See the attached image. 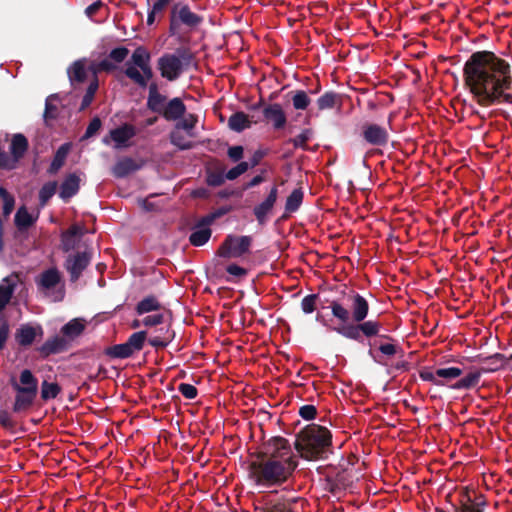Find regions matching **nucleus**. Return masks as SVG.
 <instances>
[{
	"label": "nucleus",
	"instance_id": "obj_35",
	"mask_svg": "<svg viewBox=\"0 0 512 512\" xmlns=\"http://www.w3.org/2000/svg\"><path fill=\"white\" fill-rule=\"evenodd\" d=\"M159 309L160 303L154 297H147L141 300L136 307V311L139 315L149 313L152 311H158Z\"/></svg>",
	"mask_w": 512,
	"mask_h": 512
},
{
	"label": "nucleus",
	"instance_id": "obj_34",
	"mask_svg": "<svg viewBox=\"0 0 512 512\" xmlns=\"http://www.w3.org/2000/svg\"><path fill=\"white\" fill-rule=\"evenodd\" d=\"M106 354L111 358L124 359L133 355L127 343L117 344L109 347L106 350Z\"/></svg>",
	"mask_w": 512,
	"mask_h": 512
},
{
	"label": "nucleus",
	"instance_id": "obj_20",
	"mask_svg": "<svg viewBox=\"0 0 512 512\" xmlns=\"http://www.w3.org/2000/svg\"><path fill=\"white\" fill-rule=\"evenodd\" d=\"M67 342L63 337L55 336L47 340L40 348L41 354L48 356L62 352L66 349Z\"/></svg>",
	"mask_w": 512,
	"mask_h": 512
},
{
	"label": "nucleus",
	"instance_id": "obj_13",
	"mask_svg": "<svg viewBox=\"0 0 512 512\" xmlns=\"http://www.w3.org/2000/svg\"><path fill=\"white\" fill-rule=\"evenodd\" d=\"M158 68L163 78L173 81L181 74L182 62L179 57L166 54L158 60Z\"/></svg>",
	"mask_w": 512,
	"mask_h": 512
},
{
	"label": "nucleus",
	"instance_id": "obj_3",
	"mask_svg": "<svg viewBox=\"0 0 512 512\" xmlns=\"http://www.w3.org/2000/svg\"><path fill=\"white\" fill-rule=\"evenodd\" d=\"M331 439V432L326 427L310 424L297 435L295 448L302 458L315 460L327 451Z\"/></svg>",
	"mask_w": 512,
	"mask_h": 512
},
{
	"label": "nucleus",
	"instance_id": "obj_32",
	"mask_svg": "<svg viewBox=\"0 0 512 512\" xmlns=\"http://www.w3.org/2000/svg\"><path fill=\"white\" fill-rule=\"evenodd\" d=\"M27 145V140L23 135L17 134L13 137L11 142V152L16 161L24 154L27 149Z\"/></svg>",
	"mask_w": 512,
	"mask_h": 512
},
{
	"label": "nucleus",
	"instance_id": "obj_19",
	"mask_svg": "<svg viewBox=\"0 0 512 512\" xmlns=\"http://www.w3.org/2000/svg\"><path fill=\"white\" fill-rule=\"evenodd\" d=\"M79 183H80L79 177L76 176L75 174H70L63 181L61 188H60L59 196L63 200L70 199L72 196H74L78 192Z\"/></svg>",
	"mask_w": 512,
	"mask_h": 512
},
{
	"label": "nucleus",
	"instance_id": "obj_4",
	"mask_svg": "<svg viewBox=\"0 0 512 512\" xmlns=\"http://www.w3.org/2000/svg\"><path fill=\"white\" fill-rule=\"evenodd\" d=\"M11 386L15 393L13 411L20 413L29 410L38 393V379L30 370L24 369L18 378L11 379Z\"/></svg>",
	"mask_w": 512,
	"mask_h": 512
},
{
	"label": "nucleus",
	"instance_id": "obj_24",
	"mask_svg": "<svg viewBox=\"0 0 512 512\" xmlns=\"http://www.w3.org/2000/svg\"><path fill=\"white\" fill-rule=\"evenodd\" d=\"M93 65L87 66L86 60L76 61L68 71L70 80L82 82L86 78L88 70L92 71Z\"/></svg>",
	"mask_w": 512,
	"mask_h": 512
},
{
	"label": "nucleus",
	"instance_id": "obj_21",
	"mask_svg": "<svg viewBox=\"0 0 512 512\" xmlns=\"http://www.w3.org/2000/svg\"><path fill=\"white\" fill-rule=\"evenodd\" d=\"M162 112L167 120H176L184 114L185 106L179 98H174L164 107Z\"/></svg>",
	"mask_w": 512,
	"mask_h": 512
},
{
	"label": "nucleus",
	"instance_id": "obj_38",
	"mask_svg": "<svg viewBox=\"0 0 512 512\" xmlns=\"http://www.w3.org/2000/svg\"><path fill=\"white\" fill-rule=\"evenodd\" d=\"M292 103L296 110H305L311 103V99L305 91L297 90L292 96Z\"/></svg>",
	"mask_w": 512,
	"mask_h": 512
},
{
	"label": "nucleus",
	"instance_id": "obj_31",
	"mask_svg": "<svg viewBox=\"0 0 512 512\" xmlns=\"http://www.w3.org/2000/svg\"><path fill=\"white\" fill-rule=\"evenodd\" d=\"M438 379L444 381L441 386L448 385V383L462 375V370L458 367H446L437 369Z\"/></svg>",
	"mask_w": 512,
	"mask_h": 512
},
{
	"label": "nucleus",
	"instance_id": "obj_53",
	"mask_svg": "<svg viewBox=\"0 0 512 512\" xmlns=\"http://www.w3.org/2000/svg\"><path fill=\"white\" fill-rule=\"evenodd\" d=\"M311 137H312V131L309 129H306V130L302 131L299 135L294 137L292 142L295 147L305 148L307 142L311 139Z\"/></svg>",
	"mask_w": 512,
	"mask_h": 512
},
{
	"label": "nucleus",
	"instance_id": "obj_49",
	"mask_svg": "<svg viewBox=\"0 0 512 512\" xmlns=\"http://www.w3.org/2000/svg\"><path fill=\"white\" fill-rule=\"evenodd\" d=\"M97 89H98V82H97V80H95L90 83V85L83 97L81 109H85L91 104V102L94 99Z\"/></svg>",
	"mask_w": 512,
	"mask_h": 512
},
{
	"label": "nucleus",
	"instance_id": "obj_39",
	"mask_svg": "<svg viewBox=\"0 0 512 512\" xmlns=\"http://www.w3.org/2000/svg\"><path fill=\"white\" fill-rule=\"evenodd\" d=\"M57 183L55 181L48 182L43 185L39 191V200L41 207H44L49 199L55 194Z\"/></svg>",
	"mask_w": 512,
	"mask_h": 512
},
{
	"label": "nucleus",
	"instance_id": "obj_27",
	"mask_svg": "<svg viewBox=\"0 0 512 512\" xmlns=\"http://www.w3.org/2000/svg\"><path fill=\"white\" fill-rule=\"evenodd\" d=\"M70 148L71 145L69 143H65L58 148L49 168L51 174L56 173L63 166Z\"/></svg>",
	"mask_w": 512,
	"mask_h": 512
},
{
	"label": "nucleus",
	"instance_id": "obj_48",
	"mask_svg": "<svg viewBox=\"0 0 512 512\" xmlns=\"http://www.w3.org/2000/svg\"><path fill=\"white\" fill-rule=\"evenodd\" d=\"M420 378L423 380V381H428V382H431L433 383L434 385H442V383L444 381H442L441 379H438V375H437V369L436 370H432L430 368H425L423 370L420 371Z\"/></svg>",
	"mask_w": 512,
	"mask_h": 512
},
{
	"label": "nucleus",
	"instance_id": "obj_54",
	"mask_svg": "<svg viewBox=\"0 0 512 512\" xmlns=\"http://www.w3.org/2000/svg\"><path fill=\"white\" fill-rule=\"evenodd\" d=\"M178 390L187 399H194L197 396V389L192 384L181 383Z\"/></svg>",
	"mask_w": 512,
	"mask_h": 512
},
{
	"label": "nucleus",
	"instance_id": "obj_6",
	"mask_svg": "<svg viewBox=\"0 0 512 512\" xmlns=\"http://www.w3.org/2000/svg\"><path fill=\"white\" fill-rule=\"evenodd\" d=\"M150 59L148 50L140 46L134 50L130 61L125 64V75L141 88L147 87L153 77Z\"/></svg>",
	"mask_w": 512,
	"mask_h": 512
},
{
	"label": "nucleus",
	"instance_id": "obj_23",
	"mask_svg": "<svg viewBox=\"0 0 512 512\" xmlns=\"http://www.w3.org/2000/svg\"><path fill=\"white\" fill-rule=\"evenodd\" d=\"M38 218V215H32L28 212L27 208L22 206L18 209L15 215V225L18 229L24 230L32 226Z\"/></svg>",
	"mask_w": 512,
	"mask_h": 512
},
{
	"label": "nucleus",
	"instance_id": "obj_5",
	"mask_svg": "<svg viewBox=\"0 0 512 512\" xmlns=\"http://www.w3.org/2000/svg\"><path fill=\"white\" fill-rule=\"evenodd\" d=\"M347 301L351 312L339 301L334 300L330 303L333 316L337 318L342 325H350V320L356 323L363 322L369 311L367 300L360 294L354 293L347 297Z\"/></svg>",
	"mask_w": 512,
	"mask_h": 512
},
{
	"label": "nucleus",
	"instance_id": "obj_64",
	"mask_svg": "<svg viewBox=\"0 0 512 512\" xmlns=\"http://www.w3.org/2000/svg\"><path fill=\"white\" fill-rule=\"evenodd\" d=\"M0 424L5 428L13 426V420L7 411H0Z\"/></svg>",
	"mask_w": 512,
	"mask_h": 512
},
{
	"label": "nucleus",
	"instance_id": "obj_62",
	"mask_svg": "<svg viewBox=\"0 0 512 512\" xmlns=\"http://www.w3.org/2000/svg\"><path fill=\"white\" fill-rule=\"evenodd\" d=\"M16 159H11L5 153H0V167L5 169H13L15 167Z\"/></svg>",
	"mask_w": 512,
	"mask_h": 512
},
{
	"label": "nucleus",
	"instance_id": "obj_63",
	"mask_svg": "<svg viewBox=\"0 0 512 512\" xmlns=\"http://www.w3.org/2000/svg\"><path fill=\"white\" fill-rule=\"evenodd\" d=\"M228 155L234 161L240 160L243 157V148H242V146L230 147L229 150H228Z\"/></svg>",
	"mask_w": 512,
	"mask_h": 512
},
{
	"label": "nucleus",
	"instance_id": "obj_16",
	"mask_svg": "<svg viewBox=\"0 0 512 512\" xmlns=\"http://www.w3.org/2000/svg\"><path fill=\"white\" fill-rule=\"evenodd\" d=\"M265 119L272 122L275 129H282L286 124V115L281 105L270 104L263 109Z\"/></svg>",
	"mask_w": 512,
	"mask_h": 512
},
{
	"label": "nucleus",
	"instance_id": "obj_56",
	"mask_svg": "<svg viewBox=\"0 0 512 512\" xmlns=\"http://www.w3.org/2000/svg\"><path fill=\"white\" fill-rule=\"evenodd\" d=\"M317 413L314 405H304L299 409L300 416L305 420H312L315 418Z\"/></svg>",
	"mask_w": 512,
	"mask_h": 512
},
{
	"label": "nucleus",
	"instance_id": "obj_10",
	"mask_svg": "<svg viewBox=\"0 0 512 512\" xmlns=\"http://www.w3.org/2000/svg\"><path fill=\"white\" fill-rule=\"evenodd\" d=\"M333 330L346 338L357 340L360 338V332L366 336L376 335L379 331V325L376 322L367 321L360 322L358 325H341L333 328Z\"/></svg>",
	"mask_w": 512,
	"mask_h": 512
},
{
	"label": "nucleus",
	"instance_id": "obj_7",
	"mask_svg": "<svg viewBox=\"0 0 512 512\" xmlns=\"http://www.w3.org/2000/svg\"><path fill=\"white\" fill-rule=\"evenodd\" d=\"M37 291L52 302H60L65 297V280L56 267H50L35 277Z\"/></svg>",
	"mask_w": 512,
	"mask_h": 512
},
{
	"label": "nucleus",
	"instance_id": "obj_17",
	"mask_svg": "<svg viewBox=\"0 0 512 512\" xmlns=\"http://www.w3.org/2000/svg\"><path fill=\"white\" fill-rule=\"evenodd\" d=\"M177 19L188 26H195L200 22L198 16L187 6L174 7L171 15V28L174 27Z\"/></svg>",
	"mask_w": 512,
	"mask_h": 512
},
{
	"label": "nucleus",
	"instance_id": "obj_58",
	"mask_svg": "<svg viewBox=\"0 0 512 512\" xmlns=\"http://www.w3.org/2000/svg\"><path fill=\"white\" fill-rule=\"evenodd\" d=\"M379 351L386 356H393L398 353L399 347L393 343H382L379 346Z\"/></svg>",
	"mask_w": 512,
	"mask_h": 512
},
{
	"label": "nucleus",
	"instance_id": "obj_18",
	"mask_svg": "<svg viewBox=\"0 0 512 512\" xmlns=\"http://www.w3.org/2000/svg\"><path fill=\"white\" fill-rule=\"evenodd\" d=\"M83 235L82 227L73 225L62 234V248L65 251H70L78 246V243Z\"/></svg>",
	"mask_w": 512,
	"mask_h": 512
},
{
	"label": "nucleus",
	"instance_id": "obj_29",
	"mask_svg": "<svg viewBox=\"0 0 512 512\" xmlns=\"http://www.w3.org/2000/svg\"><path fill=\"white\" fill-rule=\"evenodd\" d=\"M303 191L301 189H295L292 193L287 197L285 203V211L286 213H293L299 209L303 202Z\"/></svg>",
	"mask_w": 512,
	"mask_h": 512
},
{
	"label": "nucleus",
	"instance_id": "obj_44",
	"mask_svg": "<svg viewBox=\"0 0 512 512\" xmlns=\"http://www.w3.org/2000/svg\"><path fill=\"white\" fill-rule=\"evenodd\" d=\"M91 68L93 74L100 71L111 72L117 68V64L108 56L99 63L94 64Z\"/></svg>",
	"mask_w": 512,
	"mask_h": 512
},
{
	"label": "nucleus",
	"instance_id": "obj_15",
	"mask_svg": "<svg viewBox=\"0 0 512 512\" xmlns=\"http://www.w3.org/2000/svg\"><path fill=\"white\" fill-rule=\"evenodd\" d=\"M89 261L90 257L85 252L70 256L67 259L66 269L69 271L72 281H76L79 278L82 271L89 264Z\"/></svg>",
	"mask_w": 512,
	"mask_h": 512
},
{
	"label": "nucleus",
	"instance_id": "obj_40",
	"mask_svg": "<svg viewBox=\"0 0 512 512\" xmlns=\"http://www.w3.org/2000/svg\"><path fill=\"white\" fill-rule=\"evenodd\" d=\"M60 392L57 383L43 381L41 385V397L43 400L54 399Z\"/></svg>",
	"mask_w": 512,
	"mask_h": 512
},
{
	"label": "nucleus",
	"instance_id": "obj_45",
	"mask_svg": "<svg viewBox=\"0 0 512 512\" xmlns=\"http://www.w3.org/2000/svg\"><path fill=\"white\" fill-rule=\"evenodd\" d=\"M133 169V161L131 159H124L119 161L113 168L116 176L122 177Z\"/></svg>",
	"mask_w": 512,
	"mask_h": 512
},
{
	"label": "nucleus",
	"instance_id": "obj_51",
	"mask_svg": "<svg viewBox=\"0 0 512 512\" xmlns=\"http://www.w3.org/2000/svg\"><path fill=\"white\" fill-rule=\"evenodd\" d=\"M128 54L129 50L127 48L118 47L113 49L108 56L118 65L127 58Z\"/></svg>",
	"mask_w": 512,
	"mask_h": 512
},
{
	"label": "nucleus",
	"instance_id": "obj_59",
	"mask_svg": "<svg viewBox=\"0 0 512 512\" xmlns=\"http://www.w3.org/2000/svg\"><path fill=\"white\" fill-rule=\"evenodd\" d=\"M171 141L181 149H188L191 147L190 141L185 140L178 132H174L171 135Z\"/></svg>",
	"mask_w": 512,
	"mask_h": 512
},
{
	"label": "nucleus",
	"instance_id": "obj_60",
	"mask_svg": "<svg viewBox=\"0 0 512 512\" xmlns=\"http://www.w3.org/2000/svg\"><path fill=\"white\" fill-rule=\"evenodd\" d=\"M197 123V117L193 114H189L184 117L182 122L179 124L183 129L190 131L192 130Z\"/></svg>",
	"mask_w": 512,
	"mask_h": 512
},
{
	"label": "nucleus",
	"instance_id": "obj_33",
	"mask_svg": "<svg viewBox=\"0 0 512 512\" xmlns=\"http://www.w3.org/2000/svg\"><path fill=\"white\" fill-rule=\"evenodd\" d=\"M479 379V373H469L468 375L458 380L455 384L451 385V388L456 390L469 389L475 387L478 384Z\"/></svg>",
	"mask_w": 512,
	"mask_h": 512
},
{
	"label": "nucleus",
	"instance_id": "obj_41",
	"mask_svg": "<svg viewBox=\"0 0 512 512\" xmlns=\"http://www.w3.org/2000/svg\"><path fill=\"white\" fill-rule=\"evenodd\" d=\"M0 197L3 200V215L8 217L14 209V197L3 187H0Z\"/></svg>",
	"mask_w": 512,
	"mask_h": 512
},
{
	"label": "nucleus",
	"instance_id": "obj_9",
	"mask_svg": "<svg viewBox=\"0 0 512 512\" xmlns=\"http://www.w3.org/2000/svg\"><path fill=\"white\" fill-rule=\"evenodd\" d=\"M251 243L250 236L228 235L219 247L217 254L223 258H239L249 251Z\"/></svg>",
	"mask_w": 512,
	"mask_h": 512
},
{
	"label": "nucleus",
	"instance_id": "obj_46",
	"mask_svg": "<svg viewBox=\"0 0 512 512\" xmlns=\"http://www.w3.org/2000/svg\"><path fill=\"white\" fill-rule=\"evenodd\" d=\"M484 506L485 501L482 497H478L475 500L468 499L463 507V512H483Z\"/></svg>",
	"mask_w": 512,
	"mask_h": 512
},
{
	"label": "nucleus",
	"instance_id": "obj_14",
	"mask_svg": "<svg viewBox=\"0 0 512 512\" xmlns=\"http://www.w3.org/2000/svg\"><path fill=\"white\" fill-rule=\"evenodd\" d=\"M277 197V186H273L266 199L254 207V215L260 223H264L266 221L277 201Z\"/></svg>",
	"mask_w": 512,
	"mask_h": 512
},
{
	"label": "nucleus",
	"instance_id": "obj_28",
	"mask_svg": "<svg viewBox=\"0 0 512 512\" xmlns=\"http://www.w3.org/2000/svg\"><path fill=\"white\" fill-rule=\"evenodd\" d=\"M165 98L158 93L155 84L149 87L148 107L155 112H162L164 109Z\"/></svg>",
	"mask_w": 512,
	"mask_h": 512
},
{
	"label": "nucleus",
	"instance_id": "obj_22",
	"mask_svg": "<svg viewBox=\"0 0 512 512\" xmlns=\"http://www.w3.org/2000/svg\"><path fill=\"white\" fill-rule=\"evenodd\" d=\"M251 121L244 112H236L232 114L228 120V126L235 132H242L243 130L250 128Z\"/></svg>",
	"mask_w": 512,
	"mask_h": 512
},
{
	"label": "nucleus",
	"instance_id": "obj_55",
	"mask_svg": "<svg viewBox=\"0 0 512 512\" xmlns=\"http://www.w3.org/2000/svg\"><path fill=\"white\" fill-rule=\"evenodd\" d=\"M164 321V316L162 313H155V314H152V315H148L146 317L143 318L142 320V324L144 326H156V325H159L161 323H163Z\"/></svg>",
	"mask_w": 512,
	"mask_h": 512
},
{
	"label": "nucleus",
	"instance_id": "obj_30",
	"mask_svg": "<svg viewBox=\"0 0 512 512\" xmlns=\"http://www.w3.org/2000/svg\"><path fill=\"white\" fill-rule=\"evenodd\" d=\"M85 325L79 319H73L62 327V333L64 336L73 339L79 336L84 330Z\"/></svg>",
	"mask_w": 512,
	"mask_h": 512
},
{
	"label": "nucleus",
	"instance_id": "obj_42",
	"mask_svg": "<svg viewBox=\"0 0 512 512\" xmlns=\"http://www.w3.org/2000/svg\"><path fill=\"white\" fill-rule=\"evenodd\" d=\"M337 95L333 92H327L320 96L317 100L319 110L331 109L335 106Z\"/></svg>",
	"mask_w": 512,
	"mask_h": 512
},
{
	"label": "nucleus",
	"instance_id": "obj_1",
	"mask_svg": "<svg viewBox=\"0 0 512 512\" xmlns=\"http://www.w3.org/2000/svg\"><path fill=\"white\" fill-rule=\"evenodd\" d=\"M463 77L466 88L479 105L512 103L511 66L494 52L472 53L464 64Z\"/></svg>",
	"mask_w": 512,
	"mask_h": 512
},
{
	"label": "nucleus",
	"instance_id": "obj_52",
	"mask_svg": "<svg viewBox=\"0 0 512 512\" xmlns=\"http://www.w3.org/2000/svg\"><path fill=\"white\" fill-rule=\"evenodd\" d=\"M55 99L56 97L54 95H51L46 99L44 112V118L46 121H48L49 119H54L56 117L57 107L53 104V101Z\"/></svg>",
	"mask_w": 512,
	"mask_h": 512
},
{
	"label": "nucleus",
	"instance_id": "obj_61",
	"mask_svg": "<svg viewBox=\"0 0 512 512\" xmlns=\"http://www.w3.org/2000/svg\"><path fill=\"white\" fill-rule=\"evenodd\" d=\"M226 271L234 276V277H237V278H242L244 277L246 274H247V270L236 265V264H231L229 265L227 268H226Z\"/></svg>",
	"mask_w": 512,
	"mask_h": 512
},
{
	"label": "nucleus",
	"instance_id": "obj_25",
	"mask_svg": "<svg viewBox=\"0 0 512 512\" xmlns=\"http://www.w3.org/2000/svg\"><path fill=\"white\" fill-rule=\"evenodd\" d=\"M159 332L149 338V344L155 348L166 347L173 340L175 333L170 328H161Z\"/></svg>",
	"mask_w": 512,
	"mask_h": 512
},
{
	"label": "nucleus",
	"instance_id": "obj_26",
	"mask_svg": "<svg viewBox=\"0 0 512 512\" xmlns=\"http://www.w3.org/2000/svg\"><path fill=\"white\" fill-rule=\"evenodd\" d=\"M38 332H41L40 327L35 328L30 325H24L18 330L16 339L21 345H30L36 338Z\"/></svg>",
	"mask_w": 512,
	"mask_h": 512
},
{
	"label": "nucleus",
	"instance_id": "obj_43",
	"mask_svg": "<svg viewBox=\"0 0 512 512\" xmlns=\"http://www.w3.org/2000/svg\"><path fill=\"white\" fill-rule=\"evenodd\" d=\"M12 293H13V288L8 283V280L5 279L0 284V310L3 309L6 306V304L9 302V300L12 296Z\"/></svg>",
	"mask_w": 512,
	"mask_h": 512
},
{
	"label": "nucleus",
	"instance_id": "obj_36",
	"mask_svg": "<svg viewBox=\"0 0 512 512\" xmlns=\"http://www.w3.org/2000/svg\"><path fill=\"white\" fill-rule=\"evenodd\" d=\"M211 237V230L208 227H202L190 235V242L194 246L204 245Z\"/></svg>",
	"mask_w": 512,
	"mask_h": 512
},
{
	"label": "nucleus",
	"instance_id": "obj_47",
	"mask_svg": "<svg viewBox=\"0 0 512 512\" xmlns=\"http://www.w3.org/2000/svg\"><path fill=\"white\" fill-rule=\"evenodd\" d=\"M317 298L316 294H310L302 299L301 308L305 314H310L316 309Z\"/></svg>",
	"mask_w": 512,
	"mask_h": 512
},
{
	"label": "nucleus",
	"instance_id": "obj_11",
	"mask_svg": "<svg viewBox=\"0 0 512 512\" xmlns=\"http://www.w3.org/2000/svg\"><path fill=\"white\" fill-rule=\"evenodd\" d=\"M363 139L373 146H385L389 141L388 129L376 123H364L361 128Z\"/></svg>",
	"mask_w": 512,
	"mask_h": 512
},
{
	"label": "nucleus",
	"instance_id": "obj_37",
	"mask_svg": "<svg viewBox=\"0 0 512 512\" xmlns=\"http://www.w3.org/2000/svg\"><path fill=\"white\" fill-rule=\"evenodd\" d=\"M145 340H146V332L139 331V332L133 333L128 338L126 343L129 346L132 353L134 354L135 352H138L143 348Z\"/></svg>",
	"mask_w": 512,
	"mask_h": 512
},
{
	"label": "nucleus",
	"instance_id": "obj_50",
	"mask_svg": "<svg viewBox=\"0 0 512 512\" xmlns=\"http://www.w3.org/2000/svg\"><path fill=\"white\" fill-rule=\"evenodd\" d=\"M249 167L250 166L247 162H241L226 173V178L228 180H234L240 175L244 174L249 169Z\"/></svg>",
	"mask_w": 512,
	"mask_h": 512
},
{
	"label": "nucleus",
	"instance_id": "obj_2",
	"mask_svg": "<svg viewBox=\"0 0 512 512\" xmlns=\"http://www.w3.org/2000/svg\"><path fill=\"white\" fill-rule=\"evenodd\" d=\"M297 458L282 437H274L263 446V451L251 462L249 477L255 485L270 488L285 483L297 467Z\"/></svg>",
	"mask_w": 512,
	"mask_h": 512
},
{
	"label": "nucleus",
	"instance_id": "obj_12",
	"mask_svg": "<svg viewBox=\"0 0 512 512\" xmlns=\"http://www.w3.org/2000/svg\"><path fill=\"white\" fill-rule=\"evenodd\" d=\"M136 135V129L131 124H124L110 131L109 135L104 137L105 144L114 143V147L124 148L129 145V141Z\"/></svg>",
	"mask_w": 512,
	"mask_h": 512
},
{
	"label": "nucleus",
	"instance_id": "obj_57",
	"mask_svg": "<svg viewBox=\"0 0 512 512\" xmlns=\"http://www.w3.org/2000/svg\"><path fill=\"white\" fill-rule=\"evenodd\" d=\"M101 128V121L99 118H94L89 123L83 138H90L95 135Z\"/></svg>",
	"mask_w": 512,
	"mask_h": 512
},
{
	"label": "nucleus",
	"instance_id": "obj_8",
	"mask_svg": "<svg viewBox=\"0 0 512 512\" xmlns=\"http://www.w3.org/2000/svg\"><path fill=\"white\" fill-rule=\"evenodd\" d=\"M254 512H304L301 498L284 499L278 494H266L254 502Z\"/></svg>",
	"mask_w": 512,
	"mask_h": 512
}]
</instances>
